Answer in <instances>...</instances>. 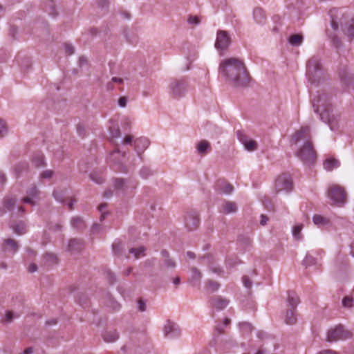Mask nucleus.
<instances>
[{"instance_id": "3", "label": "nucleus", "mask_w": 354, "mask_h": 354, "mask_svg": "<svg viewBox=\"0 0 354 354\" xmlns=\"http://www.w3.org/2000/svg\"><path fill=\"white\" fill-rule=\"evenodd\" d=\"M299 303V299L294 292H288L287 298V310L284 315V322L287 324H294L296 322V307Z\"/></svg>"}, {"instance_id": "59", "label": "nucleus", "mask_w": 354, "mask_h": 354, "mask_svg": "<svg viewBox=\"0 0 354 354\" xmlns=\"http://www.w3.org/2000/svg\"><path fill=\"white\" fill-rule=\"evenodd\" d=\"M33 353V350L32 348H28L26 350H24V353L22 354H32Z\"/></svg>"}, {"instance_id": "45", "label": "nucleus", "mask_w": 354, "mask_h": 354, "mask_svg": "<svg viewBox=\"0 0 354 354\" xmlns=\"http://www.w3.org/2000/svg\"><path fill=\"white\" fill-rule=\"evenodd\" d=\"M188 22H189V24H191L198 25L200 22V20H199L198 17L196 16H191L188 19Z\"/></svg>"}, {"instance_id": "11", "label": "nucleus", "mask_w": 354, "mask_h": 354, "mask_svg": "<svg viewBox=\"0 0 354 354\" xmlns=\"http://www.w3.org/2000/svg\"><path fill=\"white\" fill-rule=\"evenodd\" d=\"M164 334L169 338H174L180 335V329L175 324L169 322L164 326Z\"/></svg>"}, {"instance_id": "26", "label": "nucleus", "mask_w": 354, "mask_h": 354, "mask_svg": "<svg viewBox=\"0 0 354 354\" xmlns=\"http://www.w3.org/2000/svg\"><path fill=\"white\" fill-rule=\"evenodd\" d=\"M303 228L304 225L302 223L297 224L292 227V234L296 240L300 241L303 239V236L301 234V230Z\"/></svg>"}, {"instance_id": "58", "label": "nucleus", "mask_w": 354, "mask_h": 354, "mask_svg": "<svg viewBox=\"0 0 354 354\" xmlns=\"http://www.w3.org/2000/svg\"><path fill=\"white\" fill-rule=\"evenodd\" d=\"M211 270L213 272H215V273H218L219 274L221 272V270L220 268H216V267H211L210 268Z\"/></svg>"}, {"instance_id": "5", "label": "nucleus", "mask_w": 354, "mask_h": 354, "mask_svg": "<svg viewBox=\"0 0 354 354\" xmlns=\"http://www.w3.org/2000/svg\"><path fill=\"white\" fill-rule=\"evenodd\" d=\"M297 156L305 164H310L315 159V152L311 142H305L299 146Z\"/></svg>"}, {"instance_id": "28", "label": "nucleus", "mask_w": 354, "mask_h": 354, "mask_svg": "<svg viewBox=\"0 0 354 354\" xmlns=\"http://www.w3.org/2000/svg\"><path fill=\"white\" fill-rule=\"evenodd\" d=\"M303 41V37L300 35L296 34L290 37L289 43L295 46H300Z\"/></svg>"}, {"instance_id": "60", "label": "nucleus", "mask_w": 354, "mask_h": 354, "mask_svg": "<svg viewBox=\"0 0 354 354\" xmlns=\"http://www.w3.org/2000/svg\"><path fill=\"white\" fill-rule=\"evenodd\" d=\"M6 181L5 176L3 173L0 172V183H3Z\"/></svg>"}, {"instance_id": "53", "label": "nucleus", "mask_w": 354, "mask_h": 354, "mask_svg": "<svg viewBox=\"0 0 354 354\" xmlns=\"http://www.w3.org/2000/svg\"><path fill=\"white\" fill-rule=\"evenodd\" d=\"M150 174V171L147 169H142L140 170V175L143 178H147Z\"/></svg>"}, {"instance_id": "36", "label": "nucleus", "mask_w": 354, "mask_h": 354, "mask_svg": "<svg viewBox=\"0 0 354 354\" xmlns=\"http://www.w3.org/2000/svg\"><path fill=\"white\" fill-rule=\"evenodd\" d=\"M353 302V298L350 296H346L342 300V305L344 307L351 308V307H352Z\"/></svg>"}, {"instance_id": "4", "label": "nucleus", "mask_w": 354, "mask_h": 354, "mask_svg": "<svg viewBox=\"0 0 354 354\" xmlns=\"http://www.w3.org/2000/svg\"><path fill=\"white\" fill-rule=\"evenodd\" d=\"M327 197L334 205H342L346 202V193L339 185H330L327 189Z\"/></svg>"}, {"instance_id": "7", "label": "nucleus", "mask_w": 354, "mask_h": 354, "mask_svg": "<svg viewBox=\"0 0 354 354\" xmlns=\"http://www.w3.org/2000/svg\"><path fill=\"white\" fill-rule=\"evenodd\" d=\"M169 91L173 97L179 99L185 96L187 91V85L184 80H175L170 84Z\"/></svg>"}, {"instance_id": "23", "label": "nucleus", "mask_w": 354, "mask_h": 354, "mask_svg": "<svg viewBox=\"0 0 354 354\" xmlns=\"http://www.w3.org/2000/svg\"><path fill=\"white\" fill-rule=\"evenodd\" d=\"M124 156V153H122L118 149H115L111 153L109 158L115 164L120 165L122 162Z\"/></svg>"}, {"instance_id": "43", "label": "nucleus", "mask_w": 354, "mask_h": 354, "mask_svg": "<svg viewBox=\"0 0 354 354\" xmlns=\"http://www.w3.org/2000/svg\"><path fill=\"white\" fill-rule=\"evenodd\" d=\"M134 140L131 135H127L124 137L122 143L124 145H131L132 142H134Z\"/></svg>"}, {"instance_id": "35", "label": "nucleus", "mask_w": 354, "mask_h": 354, "mask_svg": "<svg viewBox=\"0 0 354 354\" xmlns=\"http://www.w3.org/2000/svg\"><path fill=\"white\" fill-rule=\"evenodd\" d=\"M8 133V127L4 120L0 118V137L5 136Z\"/></svg>"}, {"instance_id": "37", "label": "nucleus", "mask_w": 354, "mask_h": 354, "mask_svg": "<svg viewBox=\"0 0 354 354\" xmlns=\"http://www.w3.org/2000/svg\"><path fill=\"white\" fill-rule=\"evenodd\" d=\"M16 200L15 198H10L5 200V207L8 210H12L13 209V206L15 204Z\"/></svg>"}, {"instance_id": "22", "label": "nucleus", "mask_w": 354, "mask_h": 354, "mask_svg": "<svg viewBox=\"0 0 354 354\" xmlns=\"http://www.w3.org/2000/svg\"><path fill=\"white\" fill-rule=\"evenodd\" d=\"M313 222L318 227H324L329 223V219L319 214H315L313 217Z\"/></svg>"}, {"instance_id": "62", "label": "nucleus", "mask_w": 354, "mask_h": 354, "mask_svg": "<svg viewBox=\"0 0 354 354\" xmlns=\"http://www.w3.org/2000/svg\"><path fill=\"white\" fill-rule=\"evenodd\" d=\"M173 283L175 284V285H178L180 283V278L179 277H176L174 279V281H173Z\"/></svg>"}, {"instance_id": "64", "label": "nucleus", "mask_w": 354, "mask_h": 354, "mask_svg": "<svg viewBox=\"0 0 354 354\" xmlns=\"http://www.w3.org/2000/svg\"><path fill=\"white\" fill-rule=\"evenodd\" d=\"M106 207V205L105 204H102L100 205H99L98 208H99V210L100 212H102L103 209Z\"/></svg>"}, {"instance_id": "63", "label": "nucleus", "mask_w": 354, "mask_h": 354, "mask_svg": "<svg viewBox=\"0 0 354 354\" xmlns=\"http://www.w3.org/2000/svg\"><path fill=\"white\" fill-rule=\"evenodd\" d=\"M331 25H332L333 28L334 30H336L337 28V23L333 19L331 21Z\"/></svg>"}, {"instance_id": "21", "label": "nucleus", "mask_w": 354, "mask_h": 354, "mask_svg": "<svg viewBox=\"0 0 354 354\" xmlns=\"http://www.w3.org/2000/svg\"><path fill=\"white\" fill-rule=\"evenodd\" d=\"M253 17L257 24H263L266 20L263 10L260 8H256L253 11Z\"/></svg>"}, {"instance_id": "41", "label": "nucleus", "mask_w": 354, "mask_h": 354, "mask_svg": "<svg viewBox=\"0 0 354 354\" xmlns=\"http://www.w3.org/2000/svg\"><path fill=\"white\" fill-rule=\"evenodd\" d=\"M239 326H240L241 329L243 330H245L246 331L250 332L252 329V325L248 322L241 323V324H240Z\"/></svg>"}, {"instance_id": "32", "label": "nucleus", "mask_w": 354, "mask_h": 354, "mask_svg": "<svg viewBox=\"0 0 354 354\" xmlns=\"http://www.w3.org/2000/svg\"><path fill=\"white\" fill-rule=\"evenodd\" d=\"M71 225L73 227L80 229L84 227V221L80 217H74L71 220Z\"/></svg>"}, {"instance_id": "34", "label": "nucleus", "mask_w": 354, "mask_h": 354, "mask_svg": "<svg viewBox=\"0 0 354 354\" xmlns=\"http://www.w3.org/2000/svg\"><path fill=\"white\" fill-rule=\"evenodd\" d=\"M32 162L36 167H41L44 165V157L41 154H37L32 159Z\"/></svg>"}, {"instance_id": "1", "label": "nucleus", "mask_w": 354, "mask_h": 354, "mask_svg": "<svg viewBox=\"0 0 354 354\" xmlns=\"http://www.w3.org/2000/svg\"><path fill=\"white\" fill-rule=\"evenodd\" d=\"M219 73L235 86H245L249 81L243 63L237 58H229L221 62Z\"/></svg>"}, {"instance_id": "16", "label": "nucleus", "mask_w": 354, "mask_h": 354, "mask_svg": "<svg viewBox=\"0 0 354 354\" xmlns=\"http://www.w3.org/2000/svg\"><path fill=\"white\" fill-rule=\"evenodd\" d=\"M229 304V300L220 296L214 297L211 299L212 308L216 310H223Z\"/></svg>"}, {"instance_id": "18", "label": "nucleus", "mask_w": 354, "mask_h": 354, "mask_svg": "<svg viewBox=\"0 0 354 354\" xmlns=\"http://www.w3.org/2000/svg\"><path fill=\"white\" fill-rule=\"evenodd\" d=\"M236 210L237 206L234 202L226 201L221 205V212L225 214L234 213Z\"/></svg>"}, {"instance_id": "42", "label": "nucleus", "mask_w": 354, "mask_h": 354, "mask_svg": "<svg viewBox=\"0 0 354 354\" xmlns=\"http://www.w3.org/2000/svg\"><path fill=\"white\" fill-rule=\"evenodd\" d=\"M111 135L112 138H118L120 136V131L118 128L111 129Z\"/></svg>"}, {"instance_id": "12", "label": "nucleus", "mask_w": 354, "mask_h": 354, "mask_svg": "<svg viewBox=\"0 0 354 354\" xmlns=\"http://www.w3.org/2000/svg\"><path fill=\"white\" fill-rule=\"evenodd\" d=\"M238 136L241 142L243 144L246 150L252 151L257 149V142L256 141L248 138L241 133H239Z\"/></svg>"}, {"instance_id": "56", "label": "nucleus", "mask_w": 354, "mask_h": 354, "mask_svg": "<svg viewBox=\"0 0 354 354\" xmlns=\"http://www.w3.org/2000/svg\"><path fill=\"white\" fill-rule=\"evenodd\" d=\"M317 354H337V353L336 351H332V350H324V351H320Z\"/></svg>"}, {"instance_id": "44", "label": "nucleus", "mask_w": 354, "mask_h": 354, "mask_svg": "<svg viewBox=\"0 0 354 354\" xmlns=\"http://www.w3.org/2000/svg\"><path fill=\"white\" fill-rule=\"evenodd\" d=\"M219 288V284L214 281H209L208 288L212 291L216 290Z\"/></svg>"}, {"instance_id": "29", "label": "nucleus", "mask_w": 354, "mask_h": 354, "mask_svg": "<svg viewBox=\"0 0 354 354\" xmlns=\"http://www.w3.org/2000/svg\"><path fill=\"white\" fill-rule=\"evenodd\" d=\"M201 278L200 272L196 268L192 269L191 281L194 286L196 285Z\"/></svg>"}, {"instance_id": "39", "label": "nucleus", "mask_w": 354, "mask_h": 354, "mask_svg": "<svg viewBox=\"0 0 354 354\" xmlns=\"http://www.w3.org/2000/svg\"><path fill=\"white\" fill-rule=\"evenodd\" d=\"M222 192L226 194H230L233 191V187L227 183H225L222 187Z\"/></svg>"}, {"instance_id": "57", "label": "nucleus", "mask_w": 354, "mask_h": 354, "mask_svg": "<svg viewBox=\"0 0 354 354\" xmlns=\"http://www.w3.org/2000/svg\"><path fill=\"white\" fill-rule=\"evenodd\" d=\"M28 270L30 272H34L37 270V266L35 264H31L28 267Z\"/></svg>"}, {"instance_id": "61", "label": "nucleus", "mask_w": 354, "mask_h": 354, "mask_svg": "<svg viewBox=\"0 0 354 354\" xmlns=\"http://www.w3.org/2000/svg\"><path fill=\"white\" fill-rule=\"evenodd\" d=\"M187 256L189 258H190V259H194L195 258V254L192 252H187Z\"/></svg>"}, {"instance_id": "31", "label": "nucleus", "mask_w": 354, "mask_h": 354, "mask_svg": "<svg viewBox=\"0 0 354 354\" xmlns=\"http://www.w3.org/2000/svg\"><path fill=\"white\" fill-rule=\"evenodd\" d=\"M81 248V243L75 240H70L68 244V250L69 251L77 250Z\"/></svg>"}, {"instance_id": "20", "label": "nucleus", "mask_w": 354, "mask_h": 354, "mask_svg": "<svg viewBox=\"0 0 354 354\" xmlns=\"http://www.w3.org/2000/svg\"><path fill=\"white\" fill-rule=\"evenodd\" d=\"M18 249V245L13 239H8L5 241L3 250L6 252L15 253Z\"/></svg>"}, {"instance_id": "13", "label": "nucleus", "mask_w": 354, "mask_h": 354, "mask_svg": "<svg viewBox=\"0 0 354 354\" xmlns=\"http://www.w3.org/2000/svg\"><path fill=\"white\" fill-rule=\"evenodd\" d=\"M149 145V140L144 137L134 140V147L138 155H140Z\"/></svg>"}, {"instance_id": "25", "label": "nucleus", "mask_w": 354, "mask_h": 354, "mask_svg": "<svg viewBox=\"0 0 354 354\" xmlns=\"http://www.w3.org/2000/svg\"><path fill=\"white\" fill-rule=\"evenodd\" d=\"M210 148V144L206 140H202L197 144L196 149L198 153L206 154Z\"/></svg>"}, {"instance_id": "24", "label": "nucleus", "mask_w": 354, "mask_h": 354, "mask_svg": "<svg viewBox=\"0 0 354 354\" xmlns=\"http://www.w3.org/2000/svg\"><path fill=\"white\" fill-rule=\"evenodd\" d=\"M145 250L143 246L133 248L129 250V254H132L135 259H138L145 256Z\"/></svg>"}, {"instance_id": "55", "label": "nucleus", "mask_w": 354, "mask_h": 354, "mask_svg": "<svg viewBox=\"0 0 354 354\" xmlns=\"http://www.w3.org/2000/svg\"><path fill=\"white\" fill-rule=\"evenodd\" d=\"M166 266L168 268H174L175 263L171 259H167L165 261Z\"/></svg>"}, {"instance_id": "2", "label": "nucleus", "mask_w": 354, "mask_h": 354, "mask_svg": "<svg viewBox=\"0 0 354 354\" xmlns=\"http://www.w3.org/2000/svg\"><path fill=\"white\" fill-rule=\"evenodd\" d=\"M313 104L315 111L319 114L321 120L327 123L332 131L336 130L338 127L337 121L336 117L331 114L333 109L328 96L326 94L317 96L313 100Z\"/></svg>"}, {"instance_id": "38", "label": "nucleus", "mask_w": 354, "mask_h": 354, "mask_svg": "<svg viewBox=\"0 0 354 354\" xmlns=\"http://www.w3.org/2000/svg\"><path fill=\"white\" fill-rule=\"evenodd\" d=\"M304 263L306 266H312L315 263V259L310 254H306L304 259Z\"/></svg>"}, {"instance_id": "50", "label": "nucleus", "mask_w": 354, "mask_h": 354, "mask_svg": "<svg viewBox=\"0 0 354 354\" xmlns=\"http://www.w3.org/2000/svg\"><path fill=\"white\" fill-rule=\"evenodd\" d=\"M53 196L57 201H62V194L61 192L55 191L53 193Z\"/></svg>"}, {"instance_id": "54", "label": "nucleus", "mask_w": 354, "mask_h": 354, "mask_svg": "<svg viewBox=\"0 0 354 354\" xmlns=\"http://www.w3.org/2000/svg\"><path fill=\"white\" fill-rule=\"evenodd\" d=\"M268 221V217L266 216H265V215H261V216L260 224L261 225H266Z\"/></svg>"}, {"instance_id": "52", "label": "nucleus", "mask_w": 354, "mask_h": 354, "mask_svg": "<svg viewBox=\"0 0 354 354\" xmlns=\"http://www.w3.org/2000/svg\"><path fill=\"white\" fill-rule=\"evenodd\" d=\"M15 317V316H14V314L11 312H6V321L10 322H11L13 318Z\"/></svg>"}, {"instance_id": "8", "label": "nucleus", "mask_w": 354, "mask_h": 354, "mask_svg": "<svg viewBox=\"0 0 354 354\" xmlns=\"http://www.w3.org/2000/svg\"><path fill=\"white\" fill-rule=\"evenodd\" d=\"M311 142L310 129L308 127H301L292 136L291 143L296 145H301L305 142Z\"/></svg>"}, {"instance_id": "51", "label": "nucleus", "mask_w": 354, "mask_h": 354, "mask_svg": "<svg viewBox=\"0 0 354 354\" xmlns=\"http://www.w3.org/2000/svg\"><path fill=\"white\" fill-rule=\"evenodd\" d=\"M138 308H139L140 311H141V312L145 311L146 304L143 301H142V300L138 301Z\"/></svg>"}, {"instance_id": "9", "label": "nucleus", "mask_w": 354, "mask_h": 354, "mask_svg": "<svg viewBox=\"0 0 354 354\" xmlns=\"http://www.w3.org/2000/svg\"><path fill=\"white\" fill-rule=\"evenodd\" d=\"M292 187V183L288 174H283L278 176L275 181V189L277 192H289Z\"/></svg>"}, {"instance_id": "40", "label": "nucleus", "mask_w": 354, "mask_h": 354, "mask_svg": "<svg viewBox=\"0 0 354 354\" xmlns=\"http://www.w3.org/2000/svg\"><path fill=\"white\" fill-rule=\"evenodd\" d=\"M123 82H124L123 79H122L120 77H112L111 82L107 84V88H108V89H113V86H111V83L121 84L123 83Z\"/></svg>"}, {"instance_id": "6", "label": "nucleus", "mask_w": 354, "mask_h": 354, "mask_svg": "<svg viewBox=\"0 0 354 354\" xmlns=\"http://www.w3.org/2000/svg\"><path fill=\"white\" fill-rule=\"evenodd\" d=\"M352 333L345 329L342 326H337L328 330L326 340L329 342H334L339 340H344L351 338Z\"/></svg>"}, {"instance_id": "19", "label": "nucleus", "mask_w": 354, "mask_h": 354, "mask_svg": "<svg viewBox=\"0 0 354 354\" xmlns=\"http://www.w3.org/2000/svg\"><path fill=\"white\" fill-rule=\"evenodd\" d=\"M321 64L319 59L317 57H313L308 62V73H315L320 68Z\"/></svg>"}, {"instance_id": "49", "label": "nucleus", "mask_w": 354, "mask_h": 354, "mask_svg": "<svg viewBox=\"0 0 354 354\" xmlns=\"http://www.w3.org/2000/svg\"><path fill=\"white\" fill-rule=\"evenodd\" d=\"M243 283L244 286L248 288H250L252 286V282L247 276H244L243 277Z\"/></svg>"}, {"instance_id": "30", "label": "nucleus", "mask_w": 354, "mask_h": 354, "mask_svg": "<svg viewBox=\"0 0 354 354\" xmlns=\"http://www.w3.org/2000/svg\"><path fill=\"white\" fill-rule=\"evenodd\" d=\"M104 339L107 342H113L118 339V333L115 331L108 332L104 335Z\"/></svg>"}, {"instance_id": "15", "label": "nucleus", "mask_w": 354, "mask_h": 354, "mask_svg": "<svg viewBox=\"0 0 354 354\" xmlns=\"http://www.w3.org/2000/svg\"><path fill=\"white\" fill-rule=\"evenodd\" d=\"M38 195L39 191L35 187H32L27 192V196L23 198V202L34 205Z\"/></svg>"}, {"instance_id": "10", "label": "nucleus", "mask_w": 354, "mask_h": 354, "mask_svg": "<svg viewBox=\"0 0 354 354\" xmlns=\"http://www.w3.org/2000/svg\"><path fill=\"white\" fill-rule=\"evenodd\" d=\"M230 44V39L227 32L225 30H219L217 32L215 47L218 50L226 49Z\"/></svg>"}, {"instance_id": "46", "label": "nucleus", "mask_w": 354, "mask_h": 354, "mask_svg": "<svg viewBox=\"0 0 354 354\" xmlns=\"http://www.w3.org/2000/svg\"><path fill=\"white\" fill-rule=\"evenodd\" d=\"M65 52L67 55H71L74 53V48L71 44H65Z\"/></svg>"}, {"instance_id": "33", "label": "nucleus", "mask_w": 354, "mask_h": 354, "mask_svg": "<svg viewBox=\"0 0 354 354\" xmlns=\"http://www.w3.org/2000/svg\"><path fill=\"white\" fill-rule=\"evenodd\" d=\"M13 230L16 234H23L26 232V225L23 223H17L13 226Z\"/></svg>"}, {"instance_id": "27", "label": "nucleus", "mask_w": 354, "mask_h": 354, "mask_svg": "<svg viewBox=\"0 0 354 354\" xmlns=\"http://www.w3.org/2000/svg\"><path fill=\"white\" fill-rule=\"evenodd\" d=\"M344 31L349 40L354 39V25L353 19L351 20V23L349 24L346 25L344 27Z\"/></svg>"}, {"instance_id": "14", "label": "nucleus", "mask_w": 354, "mask_h": 354, "mask_svg": "<svg viewBox=\"0 0 354 354\" xmlns=\"http://www.w3.org/2000/svg\"><path fill=\"white\" fill-rule=\"evenodd\" d=\"M137 183L136 182H129L124 180L123 179H116L115 180V187L118 189L128 191L136 188Z\"/></svg>"}, {"instance_id": "48", "label": "nucleus", "mask_w": 354, "mask_h": 354, "mask_svg": "<svg viewBox=\"0 0 354 354\" xmlns=\"http://www.w3.org/2000/svg\"><path fill=\"white\" fill-rule=\"evenodd\" d=\"M53 175V172L51 170H46L44 171L42 174L41 177L44 178H50Z\"/></svg>"}, {"instance_id": "17", "label": "nucleus", "mask_w": 354, "mask_h": 354, "mask_svg": "<svg viewBox=\"0 0 354 354\" xmlns=\"http://www.w3.org/2000/svg\"><path fill=\"white\" fill-rule=\"evenodd\" d=\"M340 165L339 161L333 158V157H328L323 162V167L324 169L326 171H332L334 169L339 167Z\"/></svg>"}, {"instance_id": "47", "label": "nucleus", "mask_w": 354, "mask_h": 354, "mask_svg": "<svg viewBox=\"0 0 354 354\" xmlns=\"http://www.w3.org/2000/svg\"><path fill=\"white\" fill-rule=\"evenodd\" d=\"M127 98L126 97H120L118 100V105L122 107V108H124L127 106Z\"/></svg>"}]
</instances>
